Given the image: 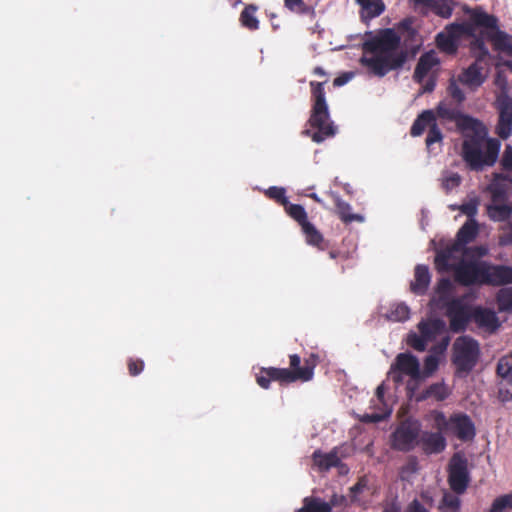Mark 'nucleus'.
Returning a JSON list of instances; mask_svg holds the SVG:
<instances>
[{
    "mask_svg": "<svg viewBox=\"0 0 512 512\" xmlns=\"http://www.w3.org/2000/svg\"><path fill=\"white\" fill-rule=\"evenodd\" d=\"M128 371L131 376L139 375L144 369V361L141 359L130 358L127 363Z\"/></svg>",
    "mask_w": 512,
    "mask_h": 512,
    "instance_id": "50",
    "label": "nucleus"
},
{
    "mask_svg": "<svg viewBox=\"0 0 512 512\" xmlns=\"http://www.w3.org/2000/svg\"><path fill=\"white\" fill-rule=\"evenodd\" d=\"M512 509V493L497 497L490 508V512H505Z\"/></svg>",
    "mask_w": 512,
    "mask_h": 512,
    "instance_id": "39",
    "label": "nucleus"
},
{
    "mask_svg": "<svg viewBox=\"0 0 512 512\" xmlns=\"http://www.w3.org/2000/svg\"><path fill=\"white\" fill-rule=\"evenodd\" d=\"M496 302L500 312L512 313V287L500 289L496 295Z\"/></svg>",
    "mask_w": 512,
    "mask_h": 512,
    "instance_id": "32",
    "label": "nucleus"
},
{
    "mask_svg": "<svg viewBox=\"0 0 512 512\" xmlns=\"http://www.w3.org/2000/svg\"><path fill=\"white\" fill-rule=\"evenodd\" d=\"M436 291L441 297L449 295L452 291V283L450 279L441 278L437 283Z\"/></svg>",
    "mask_w": 512,
    "mask_h": 512,
    "instance_id": "52",
    "label": "nucleus"
},
{
    "mask_svg": "<svg viewBox=\"0 0 512 512\" xmlns=\"http://www.w3.org/2000/svg\"><path fill=\"white\" fill-rule=\"evenodd\" d=\"M358 4L361 5V7H364L368 4L369 0H356Z\"/></svg>",
    "mask_w": 512,
    "mask_h": 512,
    "instance_id": "64",
    "label": "nucleus"
},
{
    "mask_svg": "<svg viewBox=\"0 0 512 512\" xmlns=\"http://www.w3.org/2000/svg\"><path fill=\"white\" fill-rule=\"evenodd\" d=\"M427 343L428 341L422 334L410 333L407 337V344L419 352L426 350Z\"/></svg>",
    "mask_w": 512,
    "mask_h": 512,
    "instance_id": "45",
    "label": "nucleus"
},
{
    "mask_svg": "<svg viewBox=\"0 0 512 512\" xmlns=\"http://www.w3.org/2000/svg\"><path fill=\"white\" fill-rule=\"evenodd\" d=\"M497 375L500 379L512 376V356H503L497 363Z\"/></svg>",
    "mask_w": 512,
    "mask_h": 512,
    "instance_id": "41",
    "label": "nucleus"
},
{
    "mask_svg": "<svg viewBox=\"0 0 512 512\" xmlns=\"http://www.w3.org/2000/svg\"><path fill=\"white\" fill-rule=\"evenodd\" d=\"M384 394H385V387H384V384H381L376 388V397H377V400L383 404H384Z\"/></svg>",
    "mask_w": 512,
    "mask_h": 512,
    "instance_id": "60",
    "label": "nucleus"
},
{
    "mask_svg": "<svg viewBox=\"0 0 512 512\" xmlns=\"http://www.w3.org/2000/svg\"><path fill=\"white\" fill-rule=\"evenodd\" d=\"M455 254H468V250H464L460 244L454 242L451 245L441 249L435 256V266L439 272H448L454 269L450 262L457 258Z\"/></svg>",
    "mask_w": 512,
    "mask_h": 512,
    "instance_id": "18",
    "label": "nucleus"
},
{
    "mask_svg": "<svg viewBox=\"0 0 512 512\" xmlns=\"http://www.w3.org/2000/svg\"><path fill=\"white\" fill-rule=\"evenodd\" d=\"M480 356L479 344L468 336L458 337L452 348V363L459 377L467 376L476 366Z\"/></svg>",
    "mask_w": 512,
    "mask_h": 512,
    "instance_id": "6",
    "label": "nucleus"
},
{
    "mask_svg": "<svg viewBox=\"0 0 512 512\" xmlns=\"http://www.w3.org/2000/svg\"><path fill=\"white\" fill-rule=\"evenodd\" d=\"M461 176L458 173H448L442 179V188L449 193L461 184Z\"/></svg>",
    "mask_w": 512,
    "mask_h": 512,
    "instance_id": "47",
    "label": "nucleus"
},
{
    "mask_svg": "<svg viewBox=\"0 0 512 512\" xmlns=\"http://www.w3.org/2000/svg\"><path fill=\"white\" fill-rule=\"evenodd\" d=\"M454 280L462 286L512 284V267L490 265L485 261L460 260L454 266Z\"/></svg>",
    "mask_w": 512,
    "mask_h": 512,
    "instance_id": "3",
    "label": "nucleus"
},
{
    "mask_svg": "<svg viewBox=\"0 0 512 512\" xmlns=\"http://www.w3.org/2000/svg\"><path fill=\"white\" fill-rule=\"evenodd\" d=\"M499 399L502 402L512 400V375L499 380Z\"/></svg>",
    "mask_w": 512,
    "mask_h": 512,
    "instance_id": "38",
    "label": "nucleus"
},
{
    "mask_svg": "<svg viewBox=\"0 0 512 512\" xmlns=\"http://www.w3.org/2000/svg\"><path fill=\"white\" fill-rule=\"evenodd\" d=\"M470 483L468 460L464 454L456 452L448 464V484L450 489L460 495L463 494Z\"/></svg>",
    "mask_w": 512,
    "mask_h": 512,
    "instance_id": "8",
    "label": "nucleus"
},
{
    "mask_svg": "<svg viewBox=\"0 0 512 512\" xmlns=\"http://www.w3.org/2000/svg\"><path fill=\"white\" fill-rule=\"evenodd\" d=\"M319 361L317 354L311 353L304 359V365L301 366V357L298 354L289 355V367L294 369L298 381L308 382L313 379L314 369Z\"/></svg>",
    "mask_w": 512,
    "mask_h": 512,
    "instance_id": "16",
    "label": "nucleus"
},
{
    "mask_svg": "<svg viewBox=\"0 0 512 512\" xmlns=\"http://www.w3.org/2000/svg\"><path fill=\"white\" fill-rule=\"evenodd\" d=\"M325 83L326 82H310L312 107L308 125L316 131L306 129L303 134L309 136L315 143H321L325 139L333 137L337 130L330 117L325 96Z\"/></svg>",
    "mask_w": 512,
    "mask_h": 512,
    "instance_id": "4",
    "label": "nucleus"
},
{
    "mask_svg": "<svg viewBox=\"0 0 512 512\" xmlns=\"http://www.w3.org/2000/svg\"><path fill=\"white\" fill-rule=\"evenodd\" d=\"M419 427L403 422L392 434V447L398 451L409 452L418 443Z\"/></svg>",
    "mask_w": 512,
    "mask_h": 512,
    "instance_id": "12",
    "label": "nucleus"
},
{
    "mask_svg": "<svg viewBox=\"0 0 512 512\" xmlns=\"http://www.w3.org/2000/svg\"><path fill=\"white\" fill-rule=\"evenodd\" d=\"M328 255L331 259H342V260H345L348 258V255L344 252H341V251H338V250H330L328 252Z\"/></svg>",
    "mask_w": 512,
    "mask_h": 512,
    "instance_id": "57",
    "label": "nucleus"
},
{
    "mask_svg": "<svg viewBox=\"0 0 512 512\" xmlns=\"http://www.w3.org/2000/svg\"><path fill=\"white\" fill-rule=\"evenodd\" d=\"M446 314L450 320V329L453 332L464 331L472 319V311L464 298H454L446 304Z\"/></svg>",
    "mask_w": 512,
    "mask_h": 512,
    "instance_id": "11",
    "label": "nucleus"
},
{
    "mask_svg": "<svg viewBox=\"0 0 512 512\" xmlns=\"http://www.w3.org/2000/svg\"><path fill=\"white\" fill-rule=\"evenodd\" d=\"M431 418L434 428L445 434H451L463 442L472 441L476 435L475 425L470 416L465 413H454L447 418L442 411L435 410L431 412Z\"/></svg>",
    "mask_w": 512,
    "mask_h": 512,
    "instance_id": "5",
    "label": "nucleus"
},
{
    "mask_svg": "<svg viewBox=\"0 0 512 512\" xmlns=\"http://www.w3.org/2000/svg\"><path fill=\"white\" fill-rule=\"evenodd\" d=\"M335 206L337 209V214L339 218L344 223H351L353 221L361 222L363 221V217L359 214L351 213V206L349 203L343 201L340 197H335Z\"/></svg>",
    "mask_w": 512,
    "mask_h": 512,
    "instance_id": "30",
    "label": "nucleus"
},
{
    "mask_svg": "<svg viewBox=\"0 0 512 512\" xmlns=\"http://www.w3.org/2000/svg\"><path fill=\"white\" fill-rule=\"evenodd\" d=\"M285 211L286 213L293 219L295 220L299 225L300 227H302L305 223H308L309 220H308V217H307V213L304 209V207L300 204H292V203H287L285 206Z\"/></svg>",
    "mask_w": 512,
    "mask_h": 512,
    "instance_id": "33",
    "label": "nucleus"
},
{
    "mask_svg": "<svg viewBox=\"0 0 512 512\" xmlns=\"http://www.w3.org/2000/svg\"><path fill=\"white\" fill-rule=\"evenodd\" d=\"M472 320L480 327L489 332H495L500 327L496 313L488 308L477 306L472 311Z\"/></svg>",
    "mask_w": 512,
    "mask_h": 512,
    "instance_id": "22",
    "label": "nucleus"
},
{
    "mask_svg": "<svg viewBox=\"0 0 512 512\" xmlns=\"http://www.w3.org/2000/svg\"><path fill=\"white\" fill-rule=\"evenodd\" d=\"M424 366L427 372H434L438 367V359L435 356L429 355L425 358Z\"/></svg>",
    "mask_w": 512,
    "mask_h": 512,
    "instance_id": "53",
    "label": "nucleus"
},
{
    "mask_svg": "<svg viewBox=\"0 0 512 512\" xmlns=\"http://www.w3.org/2000/svg\"><path fill=\"white\" fill-rule=\"evenodd\" d=\"M420 334L430 342L434 341L439 335L446 331V324L440 318H434L429 320H422L418 324Z\"/></svg>",
    "mask_w": 512,
    "mask_h": 512,
    "instance_id": "24",
    "label": "nucleus"
},
{
    "mask_svg": "<svg viewBox=\"0 0 512 512\" xmlns=\"http://www.w3.org/2000/svg\"><path fill=\"white\" fill-rule=\"evenodd\" d=\"M470 253L472 256L483 257L486 255L487 249L483 246H476V247L468 249L467 255H469Z\"/></svg>",
    "mask_w": 512,
    "mask_h": 512,
    "instance_id": "56",
    "label": "nucleus"
},
{
    "mask_svg": "<svg viewBox=\"0 0 512 512\" xmlns=\"http://www.w3.org/2000/svg\"><path fill=\"white\" fill-rule=\"evenodd\" d=\"M363 486L361 482H358L357 484H355L352 488H351V491L352 492H360L362 491L363 489Z\"/></svg>",
    "mask_w": 512,
    "mask_h": 512,
    "instance_id": "63",
    "label": "nucleus"
},
{
    "mask_svg": "<svg viewBox=\"0 0 512 512\" xmlns=\"http://www.w3.org/2000/svg\"><path fill=\"white\" fill-rule=\"evenodd\" d=\"M390 414L391 409L386 407V409L382 413L365 414L362 420L367 423H377L384 420Z\"/></svg>",
    "mask_w": 512,
    "mask_h": 512,
    "instance_id": "51",
    "label": "nucleus"
},
{
    "mask_svg": "<svg viewBox=\"0 0 512 512\" xmlns=\"http://www.w3.org/2000/svg\"><path fill=\"white\" fill-rule=\"evenodd\" d=\"M480 204L478 197L471 198L468 202H465L458 206V210L466 215L469 219H474L478 212V206Z\"/></svg>",
    "mask_w": 512,
    "mask_h": 512,
    "instance_id": "40",
    "label": "nucleus"
},
{
    "mask_svg": "<svg viewBox=\"0 0 512 512\" xmlns=\"http://www.w3.org/2000/svg\"><path fill=\"white\" fill-rule=\"evenodd\" d=\"M362 8L369 18H375L384 12L385 5L382 0H369L368 4Z\"/></svg>",
    "mask_w": 512,
    "mask_h": 512,
    "instance_id": "42",
    "label": "nucleus"
},
{
    "mask_svg": "<svg viewBox=\"0 0 512 512\" xmlns=\"http://www.w3.org/2000/svg\"><path fill=\"white\" fill-rule=\"evenodd\" d=\"M285 7L291 12L297 14H308L312 11L311 7L304 3L303 0H283Z\"/></svg>",
    "mask_w": 512,
    "mask_h": 512,
    "instance_id": "44",
    "label": "nucleus"
},
{
    "mask_svg": "<svg viewBox=\"0 0 512 512\" xmlns=\"http://www.w3.org/2000/svg\"><path fill=\"white\" fill-rule=\"evenodd\" d=\"M301 230L305 236L307 244L322 251L328 249V242L324 239L322 233L310 221L305 223L301 227Z\"/></svg>",
    "mask_w": 512,
    "mask_h": 512,
    "instance_id": "26",
    "label": "nucleus"
},
{
    "mask_svg": "<svg viewBox=\"0 0 512 512\" xmlns=\"http://www.w3.org/2000/svg\"><path fill=\"white\" fill-rule=\"evenodd\" d=\"M350 78H351L350 74H344V75L338 76L337 78L334 79L333 84H334V86H342V85L346 84Z\"/></svg>",
    "mask_w": 512,
    "mask_h": 512,
    "instance_id": "59",
    "label": "nucleus"
},
{
    "mask_svg": "<svg viewBox=\"0 0 512 512\" xmlns=\"http://www.w3.org/2000/svg\"><path fill=\"white\" fill-rule=\"evenodd\" d=\"M362 49L360 64L377 77L402 69L409 59L408 49L401 47V37L392 28L380 29L363 42Z\"/></svg>",
    "mask_w": 512,
    "mask_h": 512,
    "instance_id": "2",
    "label": "nucleus"
},
{
    "mask_svg": "<svg viewBox=\"0 0 512 512\" xmlns=\"http://www.w3.org/2000/svg\"><path fill=\"white\" fill-rule=\"evenodd\" d=\"M440 64V60L437 57L434 50H430L428 52L423 53L414 69L413 80L418 84H422L424 79L428 76V74L433 70L434 67H437Z\"/></svg>",
    "mask_w": 512,
    "mask_h": 512,
    "instance_id": "19",
    "label": "nucleus"
},
{
    "mask_svg": "<svg viewBox=\"0 0 512 512\" xmlns=\"http://www.w3.org/2000/svg\"><path fill=\"white\" fill-rule=\"evenodd\" d=\"M500 165L502 169L508 173H512V146L506 145L503 152Z\"/></svg>",
    "mask_w": 512,
    "mask_h": 512,
    "instance_id": "49",
    "label": "nucleus"
},
{
    "mask_svg": "<svg viewBox=\"0 0 512 512\" xmlns=\"http://www.w3.org/2000/svg\"><path fill=\"white\" fill-rule=\"evenodd\" d=\"M471 34V25L466 23H451L445 27L444 31L439 32L436 35L435 43L441 52L447 55H455L459 48V40L461 36Z\"/></svg>",
    "mask_w": 512,
    "mask_h": 512,
    "instance_id": "9",
    "label": "nucleus"
},
{
    "mask_svg": "<svg viewBox=\"0 0 512 512\" xmlns=\"http://www.w3.org/2000/svg\"><path fill=\"white\" fill-rule=\"evenodd\" d=\"M407 512H429L418 500H413L407 509Z\"/></svg>",
    "mask_w": 512,
    "mask_h": 512,
    "instance_id": "54",
    "label": "nucleus"
},
{
    "mask_svg": "<svg viewBox=\"0 0 512 512\" xmlns=\"http://www.w3.org/2000/svg\"><path fill=\"white\" fill-rule=\"evenodd\" d=\"M512 185V177L509 174L495 173L489 185L492 201L503 202L508 197V190Z\"/></svg>",
    "mask_w": 512,
    "mask_h": 512,
    "instance_id": "21",
    "label": "nucleus"
},
{
    "mask_svg": "<svg viewBox=\"0 0 512 512\" xmlns=\"http://www.w3.org/2000/svg\"><path fill=\"white\" fill-rule=\"evenodd\" d=\"M410 317V309L404 303H397L391 306L387 318L394 322H404Z\"/></svg>",
    "mask_w": 512,
    "mask_h": 512,
    "instance_id": "34",
    "label": "nucleus"
},
{
    "mask_svg": "<svg viewBox=\"0 0 512 512\" xmlns=\"http://www.w3.org/2000/svg\"><path fill=\"white\" fill-rule=\"evenodd\" d=\"M444 432L437 430L436 432L425 431L418 437V443L427 455L439 454L443 452L447 446Z\"/></svg>",
    "mask_w": 512,
    "mask_h": 512,
    "instance_id": "17",
    "label": "nucleus"
},
{
    "mask_svg": "<svg viewBox=\"0 0 512 512\" xmlns=\"http://www.w3.org/2000/svg\"><path fill=\"white\" fill-rule=\"evenodd\" d=\"M332 505L316 497H306L303 500V507L296 512H331Z\"/></svg>",
    "mask_w": 512,
    "mask_h": 512,
    "instance_id": "31",
    "label": "nucleus"
},
{
    "mask_svg": "<svg viewBox=\"0 0 512 512\" xmlns=\"http://www.w3.org/2000/svg\"><path fill=\"white\" fill-rule=\"evenodd\" d=\"M427 394L433 396L435 399L442 401L445 400L448 395V389L443 383H434L427 389Z\"/></svg>",
    "mask_w": 512,
    "mask_h": 512,
    "instance_id": "46",
    "label": "nucleus"
},
{
    "mask_svg": "<svg viewBox=\"0 0 512 512\" xmlns=\"http://www.w3.org/2000/svg\"><path fill=\"white\" fill-rule=\"evenodd\" d=\"M447 92L449 96L459 104L463 103L466 99L465 93L459 87V81L457 78L452 77L449 79Z\"/></svg>",
    "mask_w": 512,
    "mask_h": 512,
    "instance_id": "37",
    "label": "nucleus"
},
{
    "mask_svg": "<svg viewBox=\"0 0 512 512\" xmlns=\"http://www.w3.org/2000/svg\"><path fill=\"white\" fill-rule=\"evenodd\" d=\"M313 73L318 76H326L325 70L320 66L315 67Z\"/></svg>",
    "mask_w": 512,
    "mask_h": 512,
    "instance_id": "62",
    "label": "nucleus"
},
{
    "mask_svg": "<svg viewBox=\"0 0 512 512\" xmlns=\"http://www.w3.org/2000/svg\"><path fill=\"white\" fill-rule=\"evenodd\" d=\"M258 6L255 4H248L241 11L239 22L241 26L249 31H256L260 27V22L256 17Z\"/></svg>",
    "mask_w": 512,
    "mask_h": 512,
    "instance_id": "29",
    "label": "nucleus"
},
{
    "mask_svg": "<svg viewBox=\"0 0 512 512\" xmlns=\"http://www.w3.org/2000/svg\"><path fill=\"white\" fill-rule=\"evenodd\" d=\"M457 80L471 91H476L486 81L482 60L478 58L468 67L462 69L457 76Z\"/></svg>",
    "mask_w": 512,
    "mask_h": 512,
    "instance_id": "14",
    "label": "nucleus"
},
{
    "mask_svg": "<svg viewBox=\"0 0 512 512\" xmlns=\"http://www.w3.org/2000/svg\"><path fill=\"white\" fill-rule=\"evenodd\" d=\"M271 381H276L283 385L297 382L298 379L292 368H261L260 372L256 375L257 384L263 389H268Z\"/></svg>",
    "mask_w": 512,
    "mask_h": 512,
    "instance_id": "13",
    "label": "nucleus"
},
{
    "mask_svg": "<svg viewBox=\"0 0 512 512\" xmlns=\"http://www.w3.org/2000/svg\"><path fill=\"white\" fill-rule=\"evenodd\" d=\"M436 115L440 119L456 123L464 138L461 157L470 170L482 171L485 166L496 163L501 143L496 138H488V130L481 121L463 114L445 102L437 105Z\"/></svg>",
    "mask_w": 512,
    "mask_h": 512,
    "instance_id": "1",
    "label": "nucleus"
},
{
    "mask_svg": "<svg viewBox=\"0 0 512 512\" xmlns=\"http://www.w3.org/2000/svg\"><path fill=\"white\" fill-rule=\"evenodd\" d=\"M399 27L407 30L410 36H414L416 34V30L411 28V22L408 19L401 21Z\"/></svg>",
    "mask_w": 512,
    "mask_h": 512,
    "instance_id": "58",
    "label": "nucleus"
},
{
    "mask_svg": "<svg viewBox=\"0 0 512 512\" xmlns=\"http://www.w3.org/2000/svg\"><path fill=\"white\" fill-rule=\"evenodd\" d=\"M312 460L314 465L317 466L320 471H328L332 467L346 468V465L341 462L338 447H334L328 453H323L321 450H315L312 454Z\"/></svg>",
    "mask_w": 512,
    "mask_h": 512,
    "instance_id": "20",
    "label": "nucleus"
},
{
    "mask_svg": "<svg viewBox=\"0 0 512 512\" xmlns=\"http://www.w3.org/2000/svg\"><path fill=\"white\" fill-rule=\"evenodd\" d=\"M265 194L267 197L275 200L277 203L281 204L282 206H285L289 202L285 195L286 190L282 187H276V186L269 187L266 190Z\"/></svg>",
    "mask_w": 512,
    "mask_h": 512,
    "instance_id": "43",
    "label": "nucleus"
},
{
    "mask_svg": "<svg viewBox=\"0 0 512 512\" xmlns=\"http://www.w3.org/2000/svg\"><path fill=\"white\" fill-rule=\"evenodd\" d=\"M478 234V223L475 219L467 220L459 229L456 235V243L464 250H468L465 245L473 241Z\"/></svg>",
    "mask_w": 512,
    "mask_h": 512,
    "instance_id": "27",
    "label": "nucleus"
},
{
    "mask_svg": "<svg viewBox=\"0 0 512 512\" xmlns=\"http://www.w3.org/2000/svg\"><path fill=\"white\" fill-rule=\"evenodd\" d=\"M474 45L477 46V48H479L482 51V54L484 56H486L488 54V50L486 49L483 40L476 39V41L474 42Z\"/></svg>",
    "mask_w": 512,
    "mask_h": 512,
    "instance_id": "61",
    "label": "nucleus"
},
{
    "mask_svg": "<svg viewBox=\"0 0 512 512\" xmlns=\"http://www.w3.org/2000/svg\"><path fill=\"white\" fill-rule=\"evenodd\" d=\"M436 123V115L433 110H424L420 113L415 121L413 122L410 130V134L413 137L422 135L425 129L430 128L431 125Z\"/></svg>",
    "mask_w": 512,
    "mask_h": 512,
    "instance_id": "28",
    "label": "nucleus"
},
{
    "mask_svg": "<svg viewBox=\"0 0 512 512\" xmlns=\"http://www.w3.org/2000/svg\"><path fill=\"white\" fill-rule=\"evenodd\" d=\"M497 108L499 119L496 126L497 135L503 139H508L512 134V98L501 96L497 99Z\"/></svg>",
    "mask_w": 512,
    "mask_h": 512,
    "instance_id": "15",
    "label": "nucleus"
},
{
    "mask_svg": "<svg viewBox=\"0 0 512 512\" xmlns=\"http://www.w3.org/2000/svg\"><path fill=\"white\" fill-rule=\"evenodd\" d=\"M430 272L426 265H417L415 267L414 281L411 282V291L418 295H423L430 284Z\"/></svg>",
    "mask_w": 512,
    "mask_h": 512,
    "instance_id": "25",
    "label": "nucleus"
},
{
    "mask_svg": "<svg viewBox=\"0 0 512 512\" xmlns=\"http://www.w3.org/2000/svg\"><path fill=\"white\" fill-rule=\"evenodd\" d=\"M443 139V135L441 130L439 129L437 123H434L431 125V127L428 130V134L425 140V143L427 147L429 148L431 145L437 142H441Z\"/></svg>",
    "mask_w": 512,
    "mask_h": 512,
    "instance_id": "48",
    "label": "nucleus"
},
{
    "mask_svg": "<svg viewBox=\"0 0 512 512\" xmlns=\"http://www.w3.org/2000/svg\"><path fill=\"white\" fill-rule=\"evenodd\" d=\"M416 6H422L435 15L448 19L453 13V3L450 0H413Z\"/></svg>",
    "mask_w": 512,
    "mask_h": 512,
    "instance_id": "23",
    "label": "nucleus"
},
{
    "mask_svg": "<svg viewBox=\"0 0 512 512\" xmlns=\"http://www.w3.org/2000/svg\"><path fill=\"white\" fill-rule=\"evenodd\" d=\"M461 508V500L457 495L451 493H444L439 509L442 512H459Z\"/></svg>",
    "mask_w": 512,
    "mask_h": 512,
    "instance_id": "35",
    "label": "nucleus"
},
{
    "mask_svg": "<svg viewBox=\"0 0 512 512\" xmlns=\"http://www.w3.org/2000/svg\"><path fill=\"white\" fill-rule=\"evenodd\" d=\"M512 207L506 204H496L488 206L489 217L494 221H504L510 217Z\"/></svg>",
    "mask_w": 512,
    "mask_h": 512,
    "instance_id": "36",
    "label": "nucleus"
},
{
    "mask_svg": "<svg viewBox=\"0 0 512 512\" xmlns=\"http://www.w3.org/2000/svg\"><path fill=\"white\" fill-rule=\"evenodd\" d=\"M472 23L484 30L482 35L490 40L495 48L512 56V37L498 26V18L482 10H474L470 16Z\"/></svg>",
    "mask_w": 512,
    "mask_h": 512,
    "instance_id": "7",
    "label": "nucleus"
},
{
    "mask_svg": "<svg viewBox=\"0 0 512 512\" xmlns=\"http://www.w3.org/2000/svg\"><path fill=\"white\" fill-rule=\"evenodd\" d=\"M436 87V78L431 76L422 87L424 93L433 92Z\"/></svg>",
    "mask_w": 512,
    "mask_h": 512,
    "instance_id": "55",
    "label": "nucleus"
},
{
    "mask_svg": "<svg viewBox=\"0 0 512 512\" xmlns=\"http://www.w3.org/2000/svg\"><path fill=\"white\" fill-rule=\"evenodd\" d=\"M403 375H407L413 380L420 378L419 361L410 353H399L389 371L390 378L397 385L403 382Z\"/></svg>",
    "mask_w": 512,
    "mask_h": 512,
    "instance_id": "10",
    "label": "nucleus"
}]
</instances>
